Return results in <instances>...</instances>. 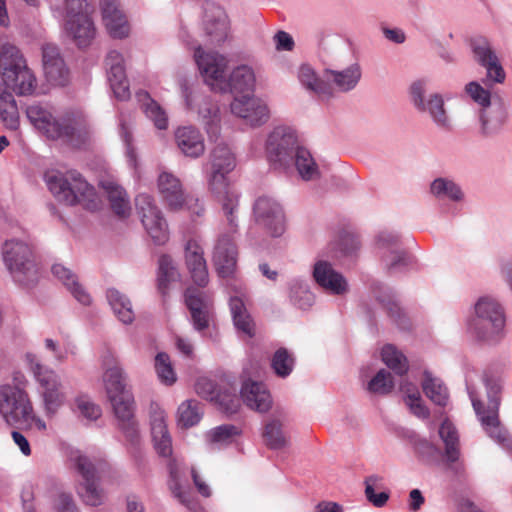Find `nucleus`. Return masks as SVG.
I'll list each match as a JSON object with an SVG mask.
<instances>
[{
	"label": "nucleus",
	"instance_id": "obj_25",
	"mask_svg": "<svg viewBox=\"0 0 512 512\" xmlns=\"http://www.w3.org/2000/svg\"><path fill=\"white\" fill-rule=\"evenodd\" d=\"M43 69L48 82L52 85H63L64 60L59 49L53 44H46L42 48Z\"/></svg>",
	"mask_w": 512,
	"mask_h": 512
},
{
	"label": "nucleus",
	"instance_id": "obj_62",
	"mask_svg": "<svg viewBox=\"0 0 512 512\" xmlns=\"http://www.w3.org/2000/svg\"><path fill=\"white\" fill-rule=\"evenodd\" d=\"M94 5L92 0H66V18L75 14H92Z\"/></svg>",
	"mask_w": 512,
	"mask_h": 512
},
{
	"label": "nucleus",
	"instance_id": "obj_47",
	"mask_svg": "<svg viewBox=\"0 0 512 512\" xmlns=\"http://www.w3.org/2000/svg\"><path fill=\"white\" fill-rule=\"evenodd\" d=\"M271 366L277 376L285 378L293 370L294 358L286 348H279L273 355Z\"/></svg>",
	"mask_w": 512,
	"mask_h": 512
},
{
	"label": "nucleus",
	"instance_id": "obj_6",
	"mask_svg": "<svg viewBox=\"0 0 512 512\" xmlns=\"http://www.w3.org/2000/svg\"><path fill=\"white\" fill-rule=\"evenodd\" d=\"M475 313L470 324L475 335L485 341L497 339L505 324L502 307L494 299L483 297L476 303Z\"/></svg>",
	"mask_w": 512,
	"mask_h": 512
},
{
	"label": "nucleus",
	"instance_id": "obj_10",
	"mask_svg": "<svg viewBox=\"0 0 512 512\" xmlns=\"http://www.w3.org/2000/svg\"><path fill=\"white\" fill-rule=\"evenodd\" d=\"M71 460L75 462V467L82 477V482L78 486V494L82 500L91 506L100 505L104 494L99 487V472L94 463L82 455H70Z\"/></svg>",
	"mask_w": 512,
	"mask_h": 512
},
{
	"label": "nucleus",
	"instance_id": "obj_29",
	"mask_svg": "<svg viewBox=\"0 0 512 512\" xmlns=\"http://www.w3.org/2000/svg\"><path fill=\"white\" fill-rule=\"evenodd\" d=\"M377 245L379 248L388 249L390 252L385 258L389 271L408 265L409 257L405 251L399 249L398 237L391 234H381L377 239Z\"/></svg>",
	"mask_w": 512,
	"mask_h": 512
},
{
	"label": "nucleus",
	"instance_id": "obj_35",
	"mask_svg": "<svg viewBox=\"0 0 512 512\" xmlns=\"http://www.w3.org/2000/svg\"><path fill=\"white\" fill-rule=\"evenodd\" d=\"M235 327L249 337L255 334L254 322L248 314L244 302L239 297H232L229 302Z\"/></svg>",
	"mask_w": 512,
	"mask_h": 512
},
{
	"label": "nucleus",
	"instance_id": "obj_43",
	"mask_svg": "<svg viewBox=\"0 0 512 512\" xmlns=\"http://www.w3.org/2000/svg\"><path fill=\"white\" fill-rule=\"evenodd\" d=\"M137 97L140 101L143 99L148 101L144 105V113L154 123L155 127L159 130L167 129L168 118L162 107L156 101L151 99L150 95L145 91L137 93Z\"/></svg>",
	"mask_w": 512,
	"mask_h": 512
},
{
	"label": "nucleus",
	"instance_id": "obj_2",
	"mask_svg": "<svg viewBox=\"0 0 512 512\" xmlns=\"http://www.w3.org/2000/svg\"><path fill=\"white\" fill-rule=\"evenodd\" d=\"M236 161L230 148L218 144L210 155V170L207 175L209 191L221 202L222 211L229 224L237 220L238 194L230 186L228 174L235 168Z\"/></svg>",
	"mask_w": 512,
	"mask_h": 512
},
{
	"label": "nucleus",
	"instance_id": "obj_4",
	"mask_svg": "<svg viewBox=\"0 0 512 512\" xmlns=\"http://www.w3.org/2000/svg\"><path fill=\"white\" fill-rule=\"evenodd\" d=\"M1 252L3 263L15 282L28 287L38 281L39 268L33 244L12 238L3 243Z\"/></svg>",
	"mask_w": 512,
	"mask_h": 512
},
{
	"label": "nucleus",
	"instance_id": "obj_14",
	"mask_svg": "<svg viewBox=\"0 0 512 512\" xmlns=\"http://www.w3.org/2000/svg\"><path fill=\"white\" fill-rule=\"evenodd\" d=\"M471 48L475 60L486 69L487 80L503 83L506 73L489 41L484 37H476L471 41Z\"/></svg>",
	"mask_w": 512,
	"mask_h": 512
},
{
	"label": "nucleus",
	"instance_id": "obj_40",
	"mask_svg": "<svg viewBox=\"0 0 512 512\" xmlns=\"http://www.w3.org/2000/svg\"><path fill=\"white\" fill-rule=\"evenodd\" d=\"M292 161L295 162V166L303 179L311 180L318 175L317 165L307 149L297 145Z\"/></svg>",
	"mask_w": 512,
	"mask_h": 512
},
{
	"label": "nucleus",
	"instance_id": "obj_52",
	"mask_svg": "<svg viewBox=\"0 0 512 512\" xmlns=\"http://www.w3.org/2000/svg\"><path fill=\"white\" fill-rule=\"evenodd\" d=\"M75 411L89 421L97 420L102 415L100 406L92 402L86 395H81L75 399Z\"/></svg>",
	"mask_w": 512,
	"mask_h": 512
},
{
	"label": "nucleus",
	"instance_id": "obj_30",
	"mask_svg": "<svg viewBox=\"0 0 512 512\" xmlns=\"http://www.w3.org/2000/svg\"><path fill=\"white\" fill-rule=\"evenodd\" d=\"M110 202L112 211L119 216H126L130 213V201L126 191L117 183L107 180L101 182Z\"/></svg>",
	"mask_w": 512,
	"mask_h": 512
},
{
	"label": "nucleus",
	"instance_id": "obj_36",
	"mask_svg": "<svg viewBox=\"0 0 512 512\" xmlns=\"http://www.w3.org/2000/svg\"><path fill=\"white\" fill-rule=\"evenodd\" d=\"M179 273L173 263L172 258L163 254L160 256L158 260V274H157V283L158 290L162 295H166L169 290V286L171 283L179 280Z\"/></svg>",
	"mask_w": 512,
	"mask_h": 512
},
{
	"label": "nucleus",
	"instance_id": "obj_59",
	"mask_svg": "<svg viewBox=\"0 0 512 512\" xmlns=\"http://www.w3.org/2000/svg\"><path fill=\"white\" fill-rule=\"evenodd\" d=\"M197 394L210 401H219L220 395L217 386L211 379L202 377L199 378L195 384Z\"/></svg>",
	"mask_w": 512,
	"mask_h": 512
},
{
	"label": "nucleus",
	"instance_id": "obj_63",
	"mask_svg": "<svg viewBox=\"0 0 512 512\" xmlns=\"http://www.w3.org/2000/svg\"><path fill=\"white\" fill-rule=\"evenodd\" d=\"M147 234L155 245H164L169 240V231L167 226H148Z\"/></svg>",
	"mask_w": 512,
	"mask_h": 512
},
{
	"label": "nucleus",
	"instance_id": "obj_24",
	"mask_svg": "<svg viewBox=\"0 0 512 512\" xmlns=\"http://www.w3.org/2000/svg\"><path fill=\"white\" fill-rule=\"evenodd\" d=\"M66 147L85 149L90 143L86 120L81 112L66 113Z\"/></svg>",
	"mask_w": 512,
	"mask_h": 512
},
{
	"label": "nucleus",
	"instance_id": "obj_16",
	"mask_svg": "<svg viewBox=\"0 0 512 512\" xmlns=\"http://www.w3.org/2000/svg\"><path fill=\"white\" fill-rule=\"evenodd\" d=\"M106 66L108 68V79L115 97L119 100H128L130 98V89L126 77L124 58L116 50L107 54Z\"/></svg>",
	"mask_w": 512,
	"mask_h": 512
},
{
	"label": "nucleus",
	"instance_id": "obj_19",
	"mask_svg": "<svg viewBox=\"0 0 512 512\" xmlns=\"http://www.w3.org/2000/svg\"><path fill=\"white\" fill-rule=\"evenodd\" d=\"M229 21L224 9L214 3H206L204 10V30L211 43L219 44L228 35Z\"/></svg>",
	"mask_w": 512,
	"mask_h": 512
},
{
	"label": "nucleus",
	"instance_id": "obj_41",
	"mask_svg": "<svg viewBox=\"0 0 512 512\" xmlns=\"http://www.w3.org/2000/svg\"><path fill=\"white\" fill-rule=\"evenodd\" d=\"M202 417L201 404L196 400L182 402L177 411L178 425L189 428L196 425Z\"/></svg>",
	"mask_w": 512,
	"mask_h": 512
},
{
	"label": "nucleus",
	"instance_id": "obj_37",
	"mask_svg": "<svg viewBox=\"0 0 512 512\" xmlns=\"http://www.w3.org/2000/svg\"><path fill=\"white\" fill-rule=\"evenodd\" d=\"M107 299L115 315L124 324H130L134 320V311L131 301L116 289L107 291Z\"/></svg>",
	"mask_w": 512,
	"mask_h": 512
},
{
	"label": "nucleus",
	"instance_id": "obj_58",
	"mask_svg": "<svg viewBox=\"0 0 512 512\" xmlns=\"http://www.w3.org/2000/svg\"><path fill=\"white\" fill-rule=\"evenodd\" d=\"M466 92L475 102H477L482 107V109H488V107L492 105L490 101L491 94L489 90L484 89L479 83L474 81L468 83L466 85Z\"/></svg>",
	"mask_w": 512,
	"mask_h": 512
},
{
	"label": "nucleus",
	"instance_id": "obj_21",
	"mask_svg": "<svg viewBox=\"0 0 512 512\" xmlns=\"http://www.w3.org/2000/svg\"><path fill=\"white\" fill-rule=\"evenodd\" d=\"M185 263L193 282L198 287H205L209 282V274L202 247L194 239L185 245Z\"/></svg>",
	"mask_w": 512,
	"mask_h": 512
},
{
	"label": "nucleus",
	"instance_id": "obj_57",
	"mask_svg": "<svg viewBox=\"0 0 512 512\" xmlns=\"http://www.w3.org/2000/svg\"><path fill=\"white\" fill-rule=\"evenodd\" d=\"M401 389L408 392L405 402L409 406L411 412L418 418H428L429 410L422 403L418 390L413 387V391L410 393V388L405 389V386H401Z\"/></svg>",
	"mask_w": 512,
	"mask_h": 512
},
{
	"label": "nucleus",
	"instance_id": "obj_17",
	"mask_svg": "<svg viewBox=\"0 0 512 512\" xmlns=\"http://www.w3.org/2000/svg\"><path fill=\"white\" fill-rule=\"evenodd\" d=\"M66 35L71 37L78 48L84 49L91 45L96 28L91 14L80 13L66 18Z\"/></svg>",
	"mask_w": 512,
	"mask_h": 512
},
{
	"label": "nucleus",
	"instance_id": "obj_5",
	"mask_svg": "<svg viewBox=\"0 0 512 512\" xmlns=\"http://www.w3.org/2000/svg\"><path fill=\"white\" fill-rule=\"evenodd\" d=\"M484 381L489 398L488 405L485 408L480 400L472 398L473 408L489 437L503 447H509L511 444L510 435L508 431L501 425L499 420L501 393L500 382L498 380H492L487 376H485Z\"/></svg>",
	"mask_w": 512,
	"mask_h": 512
},
{
	"label": "nucleus",
	"instance_id": "obj_12",
	"mask_svg": "<svg viewBox=\"0 0 512 512\" xmlns=\"http://www.w3.org/2000/svg\"><path fill=\"white\" fill-rule=\"evenodd\" d=\"M66 204H81L85 209L95 211L100 201L87 181L75 170L66 171Z\"/></svg>",
	"mask_w": 512,
	"mask_h": 512
},
{
	"label": "nucleus",
	"instance_id": "obj_39",
	"mask_svg": "<svg viewBox=\"0 0 512 512\" xmlns=\"http://www.w3.org/2000/svg\"><path fill=\"white\" fill-rule=\"evenodd\" d=\"M105 388L108 398L113 396H122L124 393H131L126 389L125 375L123 370L118 365L110 367L104 374Z\"/></svg>",
	"mask_w": 512,
	"mask_h": 512
},
{
	"label": "nucleus",
	"instance_id": "obj_46",
	"mask_svg": "<svg viewBox=\"0 0 512 512\" xmlns=\"http://www.w3.org/2000/svg\"><path fill=\"white\" fill-rule=\"evenodd\" d=\"M263 439L270 449H281L287 444V439L282 432L281 423L278 420H272L265 425Z\"/></svg>",
	"mask_w": 512,
	"mask_h": 512
},
{
	"label": "nucleus",
	"instance_id": "obj_11",
	"mask_svg": "<svg viewBox=\"0 0 512 512\" xmlns=\"http://www.w3.org/2000/svg\"><path fill=\"white\" fill-rule=\"evenodd\" d=\"M297 147L295 132L287 127L275 128L267 139L266 151L269 161L280 165H289Z\"/></svg>",
	"mask_w": 512,
	"mask_h": 512
},
{
	"label": "nucleus",
	"instance_id": "obj_33",
	"mask_svg": "<svg viewBox=\"0 0 512 512\" xmlns=\"http://www.w3.org/2000/svg\"><path fill=\"white\" fill-rule=\"evenodd\" d=\"M430 194L438 200L460 202L464 199L461 187L452 179L439 177L430 184Z\"/></svg>",
	"mask_w": 512,
	"mask_h": 512
},
{
	"label": "nucleus",
	"instance_id": "obj_56",
	"mask_svg": "<svg viewBox=\"0 0 512 512\" xmlns=\"http://www.w3.org/2000/svg\"><path fill=\"white\" fill-rule=\"evenodd\" d=\"M428 110L433 120L440 126L447 125V116L444 109V101L438 94L431 96L425 109Z\"/></svg>",
	"mask_w": 512,
	"mask_h": 512
},
{
	"label": "nucleus",
	"instance_id": "obj_53",
	"mask_svg": "<svg viewBox=\"0 0 512 512\" xmlns=\"http://www.w3.org/2000/svg\"><path fill=\"white\" fill-rule=\"evenodd\" d=\"M66 289L72 294V296L82 305L87 306L92 302L90 294L86 289L78 282L76 275L66 269Z\"/></svg>",
	"mask_w": 512,
	"mask_h": 512
},
{
	"label": "nucleus",
	"instance_id": "obj_28",
	"mask_svg": "<svg viewBox=\"0 0 512 512\" xmlns=\"http://www.w3.org/2000/svg\"><path fill=\"white\" fill-rule=\"evenodd\" d=\"M256 222L263 224H281L285 221L282 207L272 198L259 197L254 204Z\"/></svg>",
	"mask_w": 512,
	"mask_h": 512
},
{
	"label": "nucleus",
	"instance_id": "obj_3",
	"mask_svg": "<svg viewBox=\"0 0 512 512\" xmlns=\"http://www.w3.org/2000/svg\"><path fill=\"white\" fill-rule=\"evenodd\" d=\"M6 383L0 386V415L11 426L21 429L44 430L46 425L35 413L25 388L21 382Z\"/></svg>",
	"mask_w": 512,
	"mask_h": 512
},
{
	"label": "nucleus",
	"instance_id": "obj_50",
	"mask_svg": "<svg viewBox=\"0 0 512 512\" xmlns=\"http://www.w3.org/2000/svg\"><path fill=\"white\" fill-rule=\"evenodd\" d=\"M300 82L309 90L319 95H324L328 91V85L315 76L313 69L308 65L301 66L299 70Z\"/></svg>",
	"mask_w": 512,
	"mask_h": 512
},
{
	"label": "nucleus",
	"instance_id": "obj_64",
	"mask_svg": "<svg viewBox=\"0 0 512 512\" xmlns=\"http://www.w3.org/2000/svg\"><path fill=\"white\" fill-rule=\"evenodd\" d=\"M275 48L278 51H291L294 47L292 36L285 31H278L274 37Z\"/></svg>",
	"mask_w": 512,
	"mask_h": 512
},
{
	"label": "nucleus",
	"instance_id": "obj_1",
	"mask_svg": "<svg viewBox=\"0 0 512 512\" xmlns=\"http://www.w3.org/2000/svg\"><path fill=\"white\" fill-rule=\"evenodd\" d=\"M194 56L205 82L213 90L224 92L229 89L234 97L253 94L255 75L250 67L242 65L235 68L226 81L227 60L224 56L218 53L205 54L200 47Z\"/></svg>",
	"mask_w": 512,
	"mask_h": 512
},
{
	"label": "nucleus",
	"instance_id": "obj_45",
	"mask_svg": "<svg viewBox=\"0 0 512 512\" xmlns=\"http://www.w3.org/2000/svg\"><path fill=\"white\" fill-rule=\"evenodd\" d=\"M381 356L383 362L398 375H404L408 371V361L405 355L398 351L393 345H385L382 348Z\"/></svg>",
	"mask_w": 512,
	"mask_h": 512
},
{
	"label": "nucleus",
	"instance_id": "obj_44",
	"mask_svg": "<svg viewBox=\"0 0 512 512\" xmlns=\"http://www.w3.org/2000/svg\"><path fill=\"white\" fill-rule=\"evenodd\" d=\"M334 84L341 91L353 89L361 78V70L358 64H354L343 71H329Z\"/></svg>",
	"mask_w": 512,
	"mask_h": 512
},
{
	"label": "nucleus",
	"instance_id": "obj_8",
	"mask_svg": "<svg viewBox=\"0 0 512 512\" xmlns=\"http://www.w3.org/2000/svg\"><path fill=\"white\" fill-rule=\"evenodd\" d=\"M109 400L118 421V428L122 431L127 443L136 449L140 444V433L135 419V402L132 393L113 396Z\"/></svg>",
	"mask_w": 512,
	"mask_h": 512
},
{
	"label": "nucleus",
	"instance_id": "obj_23",
	"mask_svg": "<svg viewBox=\"0 0 512 512\" xmlns=\"http://www.w3.org/2000/svg\"><path fill=\"white\" fill-rule=\"evenodd\" d=\"M178 149L187 157L198 158L205 152L202 133L194 126H181L174 132Z\"/></svg>",
	"mask_w": 512,
	"mask_h": 512
},
{
	"label": "nucleus",
	"instance_id": "obj_32",
	"mask_svg": "<svg viewBox=\"0 0 512 512\" xmlns=\"http://www.w3.org/2000/svg\"><path fill=\"white\" fill-rule=\"evenodd\" d=\"M135 210L142 224H161L162 211L152 196L142 193L135 198Z\"/></svg>",
	"mask_w": 512,
	"mask_h": 512
},
{
	"label": "nucleus",
	"instance_id": "obj_20",
	"mask_svg": "<svg viewBox=\"0 0 512 512\" xmlns=\"http://www.w3.org/2000/svg\"><path fill=\"white\" fill-rule=\"evenodd\" d=\"M313 277L321 288L331 294L343 295L348 291V283L344 276L327 261L320 260L315 263Z\"/></svg>",
	"mask_w": 512,
	"mask_h": 512
},
{
	"label": "nucleus",
	"instance_id": "obj_51",
	"mask_svg": "<svg viewBox=\"0 0 512 512\" xmlns=\"http://www.w3.org/2000/svg\"><path fill=\"white\" fill-rule=\"evenodd\" d=\"M241 430L230 424L220 425L213 428L207 434L208 440L216 444H228L233 441V438L239 436Z\"/></svg>",
	"mask_w": 512,
	"mask_h": 512
},
{
	"label": "nucleus",
	"instance_id": "obj_48",
	"mask_svg": "<svg viewBox=\"0 0 512 512\" xmlns=\"http://www.w3.org/2000/svg\"><path fill=\"white\" fill-rule=\"evenodd\" d=\"M290 300L300 309H307L313 304L314 296L306 284L297 280L291 283Z\"/></svg>",
	"mask_w": 512,
	"mask_h": 512
},
{
	"label": "nucleus",
	"instance_id": "obj_18",
	"mask_svg": "<svg viewBox=\"0 0 512 512\" xmlns=\"http://www.w3.org/2000/svg\"><path fill=\"white\" fill-rule=\"evenodd\" d=\"M185 303L191 313L194 328L202 331L209 326L211 299L196 288H187L185 292Z\"/></svg>",
	"mask_w": 512,
	"mask_h": 512
},
{
	"label": "nucleus",
	"instance_id": "obj_49",
	"mask_svg": "<svg viewBox=\"0 0 512 512\" xmlns=\"http://www.w3.org/2000/svg\"><path fill=\"white\" fill-rule=\"evenodd\" d=\"M155 370L160 381L165 385H172L176 382V373L168 354L160 352L155 357Z\"/></svg>",
	"mask_w": 512,
	"mask_h": 512
},
{
	"label": "nucleus",
	"instance_id": "obj_22",
	"mask_svg": "<svg viewBox=\"0 0 512 512\" xmlns=\"http://www.w3.org/2000/svg\"><path fill=\"white\" fill-rule=\"evenodd\" d=\"M158 190L169 208L177 210L188 203L181 181L172 173L162 172L158 177Z\"/></svg>",
	"mask_w": 512,
	"mask_h": 512
},
{
	"label": "nucleus",
	"instance_id": "obj_31",
	"mask_svg": "<svg viewBox=\"0 0 512 512\" xmlns=\"http://www.w3.org/2000/svg\"><path fill=\"white\" fill-rule=\"evenodd\" d=\"M438 434L444 443L447 461L450 463L458 461L460 457V441L458 431L454 424L449 419L443 420L439 427Z\"/></svg>",
	"mask_w": 512,
	"mask_h": 512
},
{
	"label": "nucleus",
	"instance_id": "obj_61",
	"mask_svg": "<svg viewBox=\"0 0 512 512\" xmlns=\"http://www.w3.org/2000/svg\"><path fill=\"white\" fill-rule=\"evenodd\" d=\"M100 8L104 24L110 27H112V17L123 13L118 0H100Z\"/></svg>",
	"mask_w": 512,
	"mask_h": 512
},
{
	"label": "nucleus",
	"instance_id": "obj_13",
	"mask_svg": "<svg viewBox=\"0 0 512 512\" xmlns=\"http://www.w3.org/2000/svg\"><path fill=\"white\" fill-rule=\"evenodd\" d=\"M230 108L233 115L243 119L252 127L260 126L269 119L267 105L253 94L235 96Z\"/></svg>",
	"mask_w": 512,
	"mask_h": 512
},
{
	"label": "nucleus",
	"instance_id": "obj_9",
	"mask_svg": "<svg viewBox=\"0 0 512 512\" xmlns=\"http://www.w3.org/2000/svg\"><path fill=\"white\" fill-rule=\"evenodd\" d=\"M27 117L34 128L47 141L57 142L64 136V122L60 114L49 106L33 104L28 106Z\"/></svg>",
	"mask_w": 512,
	"mask_h": 512
},
{
	"label": "nucleus",
	"instance_id": "obj_15",
	"mask_svg": "<svg viewBox=\"0 0 512 512\" xmlns=\"http://www.w3.org/2000/svg\"><path fill=\"white\" fill-rule=\"evenodd\" d=\"M238 251L233 239L228 235L221 236L215 245L213 263L221 278H232L237 269Z\"/></svg>",
	"mask_w": 512,
	"mask_h": 512
},
{
	"label": "nucleus",
	"instance_id": "obj_26",
	"mask_svg": "<svg viewBox=\"0 0 512 512\" xmlns=\"http://www.w3.org/2000/svg\"><path fill=\"white\" fill-rule=\"evenodd\" d=\"M241 396L247 407L252 410L264 413L271 408V395L262 383L246 382L241 389Z\"/></svg>",
	"mask_w": 512,
	"mask_h": 512
},
{
	"label": "nucleus",
	"instance_id": "obj_38",
	"mask_svg": "<svg viewBox=\"0 0 512 512\" xmlns=\"http://www.w3.org/2000/svg\"><path fill=\"white\" fill-rule=\"evenodd\" d=\"M422 388L425 395L435 404L445 406L448 401L446 387L443 386L440 379L435 378L429 371L424 372Z\"/></svg>",
	"mask_w": 512,
	"mask_h": 512
},
{
	"label": "nucleus",
	"instance_id": "obj_27",
	"mask_svg": "<svg viewBox=\"0 0 512 512\" xmlns=\"http://www.w3.org/2000/svg\"><path fill=\"white\" fill-rule=\"evenodd\" d=\"M151 434L154 447L162 457H171L172 441L169 435L164 411H155L151 416Z\"/></svg>",
	"mask_w": 512,
	"mask_h": 512
},
{
	"label": "nucleus",
	"instance_id": "obj_42",
	"mask_svg": "<svg viewBox=\"0 0 512 512\" xmlns=\"http://www.w3.org/2000/svg\"><path fill=\"white\" fill-rule=\"evenodd\" d=\"M62 168V164L58 163L48 167L43 175L48 191L59 200L64 198V172Z\"/></svg>",
	"mask_w": 512,
	"mask_h": 512
},
{
	"label": "nucleus",
	"instance_id": "obj_60",
	"mask_svg": "<svg viewBox=\"0 0 512 512\" xmlns=\"http://www.w3.org/2000/svg\"><path fill=\"white\" fill-rule=\"evenodd\" d=\"M105 27L111 37L119 39L127 37L130 31L129 24L124 13L112 17V28L114 30H112L109 25H105Z\"/></svg>",
	"mask_w": 512,
	"mask_h": 512
},
{
	"label": "nucleus",
	"instance_id": "obj_34",
	"mask_svg": "<svg viewBox=\"0 0 512 512\" xmlns=\"http://www.w3.org/2000/svg\"><path fill=\"white\" fill-rule=\"evenodd\" d=\"M507 114L501 103H494L488 109H481L480 120L482 133L485 135L498 131L505 123Z\"/></svg>",
	"mask_w": 512,
	"mask_h": 512
},
{
	"label": "nucleus",
	"instance_id": "obj_55",
	"mask_svg": "<svg viewBox=\"0 0 512 512\" xmlns=\"http://www.w3.org/2000/svg\"><path fill=\"white\" fill-rule=\"evenodd\" d=\"M380 481L381 478L375 475L369 476L365 480V496L375 507L384 506L389 499V494L386 492L375 493L374 488Z\"/></svg>",
	"mask_w": 512,
	"mask_h": 512
},
{
	"label": "nucleus",
	"instance_id": "obj_7",
	"mask_svg": "<svg viewBox=\"0 0 512 512\" xmlns=\"http://www.w3.org/2000/svg\"><path fill=\"white\" fill-rule=\"evenodd\" d=\"M29 364L36 381L40 385L45 410L48 414H54L61 407L59 388L60 379L53 370L42 365L34 354H27Z\"/></svg>",
	"mask_w": 512,
	"mask_h": 512
},
{
	"label": "nucleus",
	"instance_id": "obj_54",
	"mask_svg": "<svg viewBox=\"0 0 512 512\" xmlns=\"http://www.w3.org/2000/svg\"><path fill=\"white\" fill-rule=\"evenodd\" d=\"M394 382L390 372L381 369L368 383V390L372 393L388 394L392 391Z\"/></svg>",
	"mask_w": 512,
	"mask_h": 512
}]
</instances>
